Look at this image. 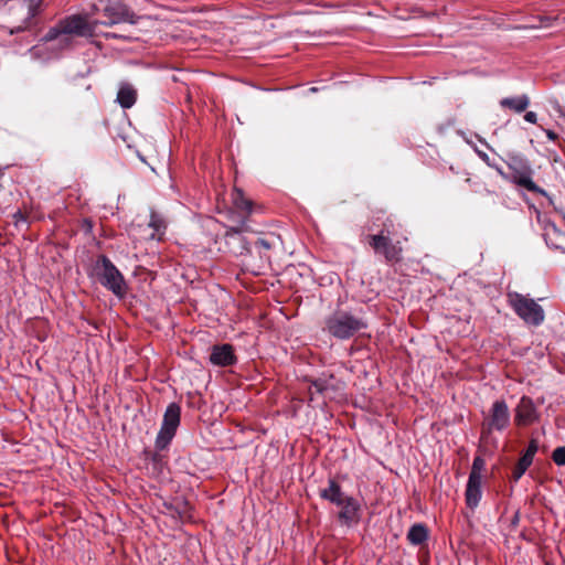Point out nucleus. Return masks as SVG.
I'll list each match as a JSON object with an SVG mask.
<instances>
[{"instance_id":"1","label":"nucleus","mask_w":565,"mask_h":565,"mask_svg":"<svg viewBox=\"0 0 565 565\" xmlns=\"http://www.w3.org/2000/svg\"><path fill=\"white\" fill-rule=\"evenodd\" d=\"M97 35V22L82 14H72L61 19L41 39L43 42H57L58 49L73 44L72 36L94 38Z\"/></svg>"},{"instance_id":"2","label":"nucleus","mask_w":565,"mask_h":565,"mask_svg":"<svg viewBox=\"0 0 565 565\" xmlns=\"http://www.w3.org/2000/svg\"><path fill=\"white\" fill-rule=\"evenodd\" d=\"M319 495L340 508L338 520L342 525L352 526L361 520V504L352 495H348L342 491L341 484L333 478L328 479V486L320 489Z\"/></svg>"},{"instance_id":"3","label":"nucleus","mask_w":565,"mask_h":565,"mask_svg":"<svg viewBox=\"0 0 565 565\" xmlns=\"http://www.w3.org/2000/svg\"><path fill=\"white\" fill-rule=\"evenodd\" d=\"M369 323L361 312L338 309L324 319L323 330L337 340H349Z\"/></svg>"},{"instance_id":"4","label":"nucleus","mask_w":565,"mask_h":565,"mask_svg":"<svg viewBox=\"0 0 565 565\" xmlns=\"http://www.w3.org/2000/svg\"><path fill=\"white\" fill-rule=\"evenodd\" d=\"M93 271L104 288L111 291L119 299L125 298L128 291L125 277L106 255L97 257Z\"/></svg>"},{"instance_id":"5","label":"nucleus","mask_w":565,"mask_h":565,"mask_svg":"<svg viewBox=\"0 0 565 565\" xmlns=\"http://www.w3.org/2000/svg\"><path fill=\"white\" fill-rule=\"evenodd\" d=\"M102 12L104 19L94 20L98 25L115 26V25H136L141 19L137 15L127 4L117 0L100 1V7L97 8Z\"/></svg>"},{"instance_id":"6","label":"nucleus","mask_w":565,"mask_h":565,"mask_svg":"<svg viewBox=\"0 0 565 565\" xmlns=\"http://www.w3.org/2000/svg\"><path fill=\"white\" fill-rule=\"evenodd\" d=\"M508 167L511 170V173L509 174V181L521 188H524L529 192L547 196V192L533 181V169L529 160L523 154H510L508 159Z\"/></svg>"},{"instance_id":"7","label":"nucleus","mask_w":565,"mask_h":565,"mask_svg":"<svg viewBox=\"0 0 565 565\" xmlns=\"http://www.w3.org/2000/svg\"><path fill=\"white\" fill-rule=\"evenodd\" d=\"M508 297L514 312L526 324L534 327L542 324L545 318L544 310L535 300L519 292H510Z\"/></svg>"},{"instance_id":"8","label":"nucleus","mask_w":565,"mask_h":565,"mask_svg":"<svg viewBox=\"0 0 565 565\" xmlns=\"http://www.w3.org/2000/svg\"><path fill=\"white\" fill-rule=\"evenodd\" d=\"M181 407L178 403H170L163 414L160 430L156 438V449L162 451L169 447L180 425Z\"/></svg>"},{"instance_id":"9","label":"nucleus","mask_w":565,"mask_h":565,"mask_svg":"<svg viewBox=\"0 0 565 565\" xmlns=\"http://www.w3.org/2000/svg\"><path fill=\"white\" fill-rule=\"evenodd\" d=\"M237 226L230 227L225 235L224 242L227 250L235 256L250 253L252 241L243 235L247 231L246 216H242Z\"/></svg>"},{"instance_id":"10","label":"nucleus","mask_w":565,"mask_h":565,"mask_svg":"<svg viewBox=\"0 0 565 565\" xmlns=\"http://www.w3.org/2000/svg\"><path fill=\"white\" fill-rule=\"evenodd\" d=\"M510 411L504 399L493 402L488 422L483 425L482 435L490 434L492 430L502 431L510 424Z\"/></svg>"},{"instance_id":"11","label":"nucleus","mask_w":565,"mask_h":565,"mask_svg":"<svg viewBox=\"0 0 565 565\" xmlns=\"http://www.w3.org/2000/svg\"><path fill=\"white\" fill-rule=\"evenodd\" d=\"M391 233L382 228L380 233L369 236V244L376 254H382L386 262H397L401 257V248L392 243Z\"/></svg>"},{"instance_id":"12","label":"nucleus","mask_w":565,"mask_h":565,"mask_svg":"<svg viewBox=\"0 0 565 565\" xmlns=\"http://www.w3.org/2000/svg\"><path fill=\"white\" fill-rule=\"evenodd\" d=\"M540 413L529 396H522L514 409V422L519 426H525L539 420Z\"/></svg>"},{"instance_id":"13","label":"nucleus","mask_w":565,"mask_h":565,"mask_svg":"<svg viewBox=\"0 0 565 565\" xmlns=\"http://www.w3.org/2000/svg\"><path fill=\"white\" fill-rule=\"evenodd\" d=\"M341 382L337 381L332 374H323L310 382V394L312 395L315 391L317 394H320L323 397H331L330 393L338 391ZM310 399L312 401L313 397L311 396Z\"/></svg>"},{"instance_id":"14","label":"nucleus","mask_w":565,"mask_h":565,"mask_svg":"<svg viewBox=\"0 0 565 565\" xmlns=\"http://www.w3.org/2000/svg\"><path fill=\"white\" fill-rule=\"evenodd\" d=\"M210 362L217 366H230L236 363L233 347L231 344H216L212 348Z\"/></svg>"},{"instance_id":"15","label":"nucleus","mask_w":565,"mask_h":565,"mask_svg":"<svg viewBox=\"0 0 565 565\" xmlns=\"http://www.w3.org/2000/svg\"><path fill=\"white\" fill-rule=\"evenodd\" d=\"M481 475L469 473L466 487V502L470 509L477 508L481 500Z\"/></svg>"},{"instance_id":"16","label":"nucleus","mask_w":565,"mask_h":565,"mask_svg":"<svg viewBox=\"0 0 565 565\" xmlns=\"http://www.w3.org/2000/svg\"><path fill=\"white\" fill-rule=\"evenodd\" d=\"M499 105L502 109H510L516 114L523 113L530 105L526 94L501 98Z\"/></svg>"},{"instance_id":"17","label":"nucleus","mask_w":565,"mask_h":565,"mask_svg":"<svg viewBox=\"0 0 565 565\" xmlns=\"http://www.w3.org/2000/svg\"><path fill=\"white\" fill-rule=\"evenodd\" d=\"M136 99H137V90L134 88V86L129 83L120 84L118 93H117L118 104L122 108L128 109L135 105Z\"/></svg>"},{"instance_id":"18","label":"nucleus","mask_w":565,"mask_h":565,"mask_svg":"<svg viewBox=\"0 0 565 565\" xmlns=\"http://www.w3.org/2000/svg\"><path fill=\"white\" fill-rule=\"evenodd\" d=\"M428 539V530L422 523H415L407 532V540L413 545H420Z\"/></svg>"},{"instance_id":"19","label":"nucleus","mask_w":565,"mask_h":565,"mask_svg":"<svg viewBox=\"0 0 565 565\" xmlns=\"http://www.w3.org/2000/svg\"><path fill=\"white\" fill-rule=\"evenodd\" d=\"M38 12H39V3H33L32 1H30L26 4V17L23 20L22 24L11 29L10 33L15 34V33L28 30L31 26L32 20L35 18Z\"/></svg>"},{"instance_id":"20","label":"nucleus","mask_w":565,"mask_h":565,"mask_svg":"<svg viewBox=\"0 0 565 565\" xmlns=\"http://www.w3.org/2000/svg\"><path fill=\"white\" fill-rule=\"evenodd\" d=\"M233 204L235 209L245 212L247 215L252 213V201L246 199L239 190L233 193Z\"/></svg>"},{"instance_id":"21","label":"nucleus","mask_w":565,"mask_h":565,"mask_svg":"<svg viewBox=\"0 0 565 565\" xmlns=\"http://www.w3.org/2000/svg\"><path fill=\"white\" fill-rule=\"evenodd\" d=\"M250 248L254 247L258 250L260 258L268 259L267 255L263 254V250L267 252L274 246V238L254 237L250 239Z\"/></svg>"},{"instance_id":"22","label":"nucleus","mask_w":565,"mask_h":565,"mask_svg":"<svg viewBox=\"0 0 565 565\" xmlns=\"http://www.w3.org/2000/svg\"><path fill=\"white\" fill-rule=\"evenodd\" d=\"M532 462H533V460H531L527 457L522 455L521 458L519 459V461L516 462L515 467L513 468L512 479L514 481L520 480L521 477L527 470V468L532 465Z\"/></svg>"},{"instance_id":"23","label":"nucleus","mask_w":565,"mask_h":565,"mask_svg":"<svg viewBox=\"0 0 565 565\" xmlns=\"http://www.w3.org/2000/svg\"><path fill=\"white\" fill-rule=\"evenodd\" d=\"M458 134L463 138V140H465L468 145H470V146L475 149L476 153L478 154V157H479L482 161H484L489 167H494V163H492V162L490 161L489 156H488L484 151L479 150V149L476 147V145L473 143L472 139H471V138H469V137L467 136V134H466V132H463V131H458Z\"/></svg>"},{"instance_id":"24","label":"nucleus","mask_w":565,"mask_h":565,"mask_svg":"<svg viewBox=\"0 0 565 565\" xmlns=\"http://www.w3.org/2000/svg\"><path fill=\"white\" fill-rule=\"evenodd\" d=\"M103 36L107 40L109 39H117V40H124V41H131L135 39V36L130 32H105L103 33Z\"/></svg>"},{"instance_id":"25","label":"nucleus","mask_w":565,"mask_h":565,"mask_svg":"<svg viewBox=\"0 0 565 565\" xmlns=\"http://www.w3.org/2000/svg\"><path fill=\"white\" fill-rule=\"evenodd\" d=\"M552 459L557 466H565V446L555 448L552 452Z\"/></svg>"},{"instance_id":"26","label":"nucleus","mask_w":565,"mask_h":565,"mask_svg":"<svg viewBox=\"0 0 565 565\" xmlns=\"http://www.w3.org/2000/svg\"><path fill=\"white\" fill-rule=\"evenodd\" d=\"M537 24H532L529 28H548L552 25V21L556 20V18L550 17V15H540L536 18Z\"/></svg>"},{"instance_id":"27","label":"nucleus","mask_w":565,"mask_h":565,"mask_svg":"<svg viewBox=\"0 0 565 565\" xmlns=\"http://www.w3.org/2000/svg\"><path fill=\"white\" fill-rule=\"evenodd\" d=\"M537 450H539V443H537V440L532 439L529 443L527 448L525 449V451L522 455L527 457L529 459L533 460V458H534L535 454L537 452Z\"/></svg>"},{"instance_id":"28","label":"nucleus","mask_w":565,"mask_h":565,"mask_svg":"<svg viewBox=\"0 0 565 565\" xmlns=\"http://www.w3.org/2000/svg\"><path fill=\"white\" fill-rule=\"evenodd\" d=\"M483 460L480 457L475 458L470 473L481 475Z\"/></svg>"},{"instance_id":"29","label":"nucleus","mask_w":565,"mask_h":565,"mask_svg":"<svg viewBox=\"0 0 565 565\" xmlns=\"http://www.w3.org/2000/svg\"><path fill=\"white\" fill-rule=\"evenodd\" d=\"M524 120L530 124H535L537 121V115L534 111H526L524 115Z\"/></svg>"},{"instance_id":"30","label":"nucleus","mask_w":565,"mask_h":565,"mask_svg":"<svg viewBox=\"0 0 565 565\" xmlns=\"http://www.w3.org/2000/svg\"><path fill=\"white\" fill-rule=\"evenodd\" d=\"M149 226L153 227L156 231H159L160 228V223L154 214L151 215Z\"/></svg>"},{"instance_id":"31","label":"nucleus","mask_w":565,"mask_h":565,"mask_svg":"<svg viewBox=\"0 0 565 565\" xmlns=\"http://www.w3.org/2000/svg\"><path fill=\"white\" fill-rule=\"evenodd\" d=\"M503 179L509 180V174L505 173L501 166H498L494 163V167H492Z\"/></svg>"},{"instance_id":"32","label":"nucleus","mask_w":565,"mask_h":565,"mask_svg":"<svg viewBox=\"0 0 565 565\" xmlns=\"http://www.w3.org/2000/svg\"><path fill=\"white\" fill-rule=\"evenodd\" d=\"M545 134H546V137L552 141H555L558 138V135L551 129H546Z\"/></svg>"},{"instance_id":"33","label":"nucleus","mask_w":565,"mask_h":565,"mask_svg":"<svg viewBox=\"0 0 565 565\" xmlns=\"http://www.w3.org/2000/svg\"><path fill=\"white\" fill-rule=\"evenodd\" d=\"M29 52L32 56H38L41 52V47H40V45H35V46L31 47Z\"/></svg>"},{"instance_id":"34","label":"nucleus","mask_w":565,"mask_h":565,"mask_svg":"<svg viewBox=\"0 0 565 565\" xmlns=\"http://www.w3.org/2000/svg\"><path fill=\"white\" fill-rule=\"evenodd\" d=\"M151 460H152L154 463L160 462V460H161V456H160L158 452H153V454L151 455Z\"/></svg>"},{"instance_id":"35","label":"nucleus","mask_w":565,"mask_h":565,"mask_svg":"<svg viewBox=\"0 0 565 565\" xmlns=\"http://www.w3.org/2000/svg\"><path fill=\"white\" fill-rule=\"evenodd\" d=\"M475 137H476V138H478V140H479L480 142H482V143H483V145H486L488 148H490V147H489V145H488V143L482 139V138H480L478 135H475Z\"/></svg>"},{"instance_id":"36","label":"nucleus","mask_w":565,"mask_h":565,"mask_svg":"<svg viewBox=\"0 0 565 565\" xmlns=\"http://www.w3.org/2000/svg\"><path fill=\"white\" fill-rule=\"evenodd\" d=\"M319 90H320V88H318V87H311V88H309V90H308V92H309V93H317V92H319Z\"/></svg>"},{"instance_id":"37","label":"nucleus","mask_w":565,"mask_h":565,"mask_svg":"<svg viewBox=\"0 0 565 565\" xmlns=\"http://www.w3.org/2000/svg\"><path fill=\"white\" fill-rule=\"evenodd\" d=\"M559 114H561L562 117L565 118V108H559Z\"/></svg>"},{"instance_id":"38","label":"nucleus","mask_w":565,"mask_h":565,"mask_svg":"<svg viewBox=\"0 0 565 565\" xmlns=\"http://www.w3.org/2000/svg\"><path fill=\"white\" fill-rule=\"evenodd\" d=\"M553 248L555 249H562L561 246H557V245H553Z\"/></svg>"},{"instance_id":"39","label":"nucleus","mask_w":565,"mask_h":565,"mask_svg":"<svg viewBox=\"0 0 565 565\" xmlns=\"http://www.w3.org/2000/svg\"><path fill=\"white\" fill-rule=\"evenodd\" d=\"M519 520L518 515H515V518L513 519V523H516Z\"/></svg>"}]
</instances>
